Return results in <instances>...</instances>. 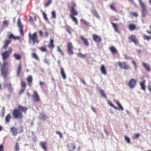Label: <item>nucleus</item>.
I'll use <instances>...</instances> for the list:
<instances>
[{"label":"nucleus","mask_w":151,"mask_h":151,"mask_svg":"<svg viewBox=\"0 0 151 151\" xmlns=\"http://www.w3.org/2000/svg\"><path fill=\"white\" fill-rule=\"evenodd\" d=\"M60 73L61 76L64 79H65L66 78V76L65 74L64 69L62 67L60 68Z\"/></svg>","instance_id":"6ab92c4d"},{"label":"nucleus","mask_w":151,"mask_h":151,"mask_svg":"<svg viewBox=\"0 0 151 151\" xmlns=\"http://www.w3.org/2000/svg\"><path fill=\"white\" fill-rule=\"evenodd\" d=\"M93 38L94 40L96 42H99L101 41V38L98 36L93 35Z\"/></svg>","instance_id":"aec40b11"},{"label":"nucleus","mask_w":151,"mask_h":151,"mask_svg":"<svg viewBox=\"0 0 151 151\" xmlns=\"http://www.w3.org/2000/svg\"><path fill=\"white\" fill-rule=\"evenodd\" d=\"M112 24L114 28H116L117 27V26L116 24L113 23H112Z\"/></svg>","instance_id":"4d7b16f0"},{"label":"nucleus","mask_w":151,"mask_h":151,"mask_svg":"<svg viewBox=\"0 0 151 151\" xmlns=\"http://www.w3.org/2000/svg\"><path fill=\"white\" fill-rule=\"evenodd\" d=\"M118 65L120 67L122 68L125 70L129 69V67L128 65L125 62H118Z\"/></svg>","instance_id":"9b49d317"},{"label":"nucleus","mask_w":151,"mask_h":151,"mask_svg":"<svg viewBox=\"0 0 151 151\" xmlns=\"http://www.w3.org/2000/svg\"><path fill=\"white\" fill-rule=\"evenodd\" d=\"M145 82L146 81L145 80H143V81L139 82V84L141 88L144 91H145Z\"/></svg>","instance_id":"412c9836"},{"label":"nucleus","mask_w":151,"mask_h":151,"mask_svg":"<svg viewBox=\"0 0 151 151\" xmlns=\"http://www.w3.org/2000/svg\"><path fill=\"white\" fill-rule=\"evenodd\" d=\"M8 38L9 39H10L11 38L14 39V36L12 34H10L9 35H8Z\"/></svg>","instance_id":"09e8293b"},{"label":"nucleus","mask_w":151,"mask_h":151,"mask_svg":"<svg viewBox=\"0 0 151 151\" xmlns=\"http://www.w3.org/2000/svg\"><path fill=\"white\" fill-rule=\"evenodd\" d=\"M143 38L144 40L149 41L150 39V37L149 36L145 35L143 36Z\"/></svg>","instance_id":"c03bdc74"},{"label":"nucleus","mask_w":151,"mask_h":151,"mask_svg":"<svg viewBox=\"0 0 151 151\" xmlns=\"http://www.w3.org/2000/svg\"><path fill=\"white\" fill-rule=\"evenodd\" d=\"M124 56L126 59L128 60L130 59V58L128 57L126 55H124Z\"/></svg>","instance_id":"052dcab7"},{"label":"nucleus","mask_w":151,"mask_h":151,"mask_svg":"<svg viewBox=\"0 0 151 151\" xmlns=\"http://www.w3.org/2000/svg\"><path fill=\"white\" fill-rule=\"evenodd\" d=\"M100 93L101 96L104 98L105 99H106L107 97H106V95L105 93L104 92V91L102 90H100Z\"/></svg>","instance_id":"c85d7f7f"},{"label":"nucleus","mask_w":151,"mask_h":151,"mask_svg":"<svg viewBox=\"0 0 151 151\" xmlns=\"http://www.w3.org/2000/svg\"><path fill=\"white\" fill-rule=\"evenodd\" d=\"M139 4L141 8L142 17H145L147 13V10L145 4L142 0H138Z\"/></svg>","instance_id":"7ed1b4c3"},{"label":"nucleus","mask_w":151,"mask_h":151,"mask_svg":"<svg viewBox=\"0 0 151 151\" xmlns=\"http://www.w3.org/2000/svg\"><path fill=\"white\" fill-rule=\"evenodd\" d=\"M131 13L134 16H135L136 17H137L138 16V14L136 13L132 12H131Z\"/></svg>","instance_id":"603ef678"},{"label":"nucleus","mask_w":151,"mask_h":151,"mask_svg":"<svg viewBox=\"0 0 151 151\" xmlns=\"http://www.w3.org/2000/svg\"><path fill=\"white\" fill-rule=\"evenodd\" d=\"M3 24L5 26H7L8 24V22L7 20H4L3 23Z\"/></svg>","instance_id":"3c124183"},{"label":"nucleus","mask_w":151,"mask_h":151,"mask_svg":"<svg viewBox=\"0 0 151 151\" xmlns=\"http://www.w3.org/2000/svg\"><path fill=\"white\" fill-rule=\"evenodd\" d=\"M65 29H66V31H67L70 34H71V32H70V27H69V26H66L65 27Z\"/></svg>","instance_id":"a19ab883"},{"label":"nucleus","mask_w":151,"mask_h":151,"mask_svg":"<svg viewBox=\"0 0 151 151\" xmlns=\"http://www.w3.org/2000/svg\"><path fill=\"white\" fill-rule=\"evenodd\" d=\"M27 80L29 83V86H31V83L32 81V77L31 76H28L27 79Z\"/></svg>","instance_id":"b1692460"},{"label":"nucleus","mask_w":151,"mask_h":151,"mask_svg":"<svg viewBox=\"0 0 151 151\" xmlns=\"http://www.w3.org/2000/svg\"><path fill=\"white\" fill-rule=\"evenodd\" d=\"M34 102H39L40 101V99L38 95V93L36 91L33 92V94L32 96Z\"/></svg>","instance_id":"9d476101"},{"label":"nucleus","mask_w":151,"mask_h":151,"mask_svg":"<svg viewBox=\"0 0 151 151\" xmlns=\"http://www.w3.org/2000/svg\"><path fill=\"white\" fill-rule=\"evenodd\" d=\"M110 50L111 52L113 53H115L116 52V50L114 47H112L110 48Z\"/></svg>","instance_id":"2f4dec72"},{"label":"nucleus","mask_w":151,"mask_h":151,"mask_svg":"<svg viewBox=\"0 0 151 151\" xmlns=\"http://www.w3.org/2000/svg\"><path fill=\"white\" fill-rule=\"evenodd\" d=\"M13 56L14 57L15 59L17 60H20L21 58V57L19 54H17L16 53L14 54Z\"/></svg>","instance_id":"cd10ccee"},{"label":"nucleus","mask_w":151,"mask_h":151,"mask_svg":"<svg viewBox=\"0 0 151 151\" xmlns=\"http://www.w3.org/2000/svg\"><path fill=\"white\" fill-rule=\"evenodd\" d=\"M14 39L15 40H16L17 39L19 40L20 39V37L19 36L15 37L14 36Z\"/></svg>","instance_id":"680f3d73"},{"label":"nucleus","mask_w":151,"mask_h":151,"mask_svg":"<svg viewBox=\"0 0 151 151\" xmlns=\"http://www.w3.org/2000/svg\"><path fill=\"white\" fill-rule=\"evenodd\" d=\"M139 136V134L138 133H137L135 134H134L133 137V139H135L137 138H138Z\"/></svg>","instance_id":"de8ad7c7"},{"label":"nucleus","mask_w":151,"mask_h":151,"mask_svg":"<svg viewBox=\"0 0 151 151\" xmlns=\"http://www.w3.org/2000/svg\"><path fill=\"white\" fill-rule=\"evenodd\" d=\"M17 24L18 27L19 28V30L20 32V34H23V29L24 26L22 24L20 18L18 19Z\"/></svg>","instance_id":"1a4fd4ad"},{"label":"nucleus","mask_w":151,"mask_h":151,"mask_svg":"<svg viewBox=\"0 0 151 151\" xmlns=\"http://www.w3.org/2000/svg\"><path fill=\"white\" fill-rule=\"evenodd\" d=\"M52 2V0H49L46 3L45 5V7H47L48 6H49L50 4Z\"/></svg>","instance_id":"ea45409f"},{"label":"nucleus","mask_w":151,"mask_h":151,"mask_svg":"<svg viewBox=\"0 0 151 151\" xmlns=\"http://www.w3.org/2000/svg\"><path fill=\"white\" fill-rule=\"evenodd\" d=\"M40 145L44 150L45 151L47 150L46 142H40Z\"/></svg>","instance_id":"393cba45"},{"label":"nucleus","mask_w":151,"mask_h":151,"mask_svg":"<svg viewBox=\"0 0 151 151\" xmlns=\"http://www.w3.org/2000/svg\"><path fill=\"white\" fill-rule=\"evenodd\" d=\"M75 16H71L70 18L72 19V20L74 22H75L76 24H77L78 23V22L77 19L74 17Z\"/></svg>","instance_id":"f704fd0d"},{"label":"nucleus","mask_w":151,"mask_h":151,"mask_svg":"<svg viewBox=\"0 0 151 151\" xmlns=\"http://www.w3.org/2000/svg\"><path fill=\"white\" fill-rule=\"evenodd\" d=\"M11 42V41L10 40H5L3 41L4 45L3 46V48L5 49H6Z\"/></svg>","instance_id":"4468645a"},{"label":"nucleus","mask_w":151,"mask_h":151,"mask_svg":"<svg viewBox=\"0 0 151 151\" xmlns=\"http://www.w3.org/2000/svg\"><path fill=\"white\" fill-rule=\"evenodd\" d=\"M39 33L41 37H42V36L43 35V33L41 31H39Z\"/></svg>","instance_id":"e2e57ef3"},{"label":"nucleus","mask_w":151,"mask_h":151,"mask_svg":"<svg viewBox=\"0 0 151 151\" xmlns=\"http://www.w3.org/2000/svg\"><path fill=\"white\" fill-rule=\"evenodd\" d=\"M68 148L69 149V151H73L75 149L76 146L73 144H71L68 146Z\"/></svg>","instance_id":"4be33fe9"},{"label":"nucleus","mask_w":151,"mask_h":151,"mask_svg":"<svg viewBox=\"0 0 151 151\" xmlns=\"http://www.w3.org/2000/svg\"><path fill=\"white\" fill-rule=\"evenodd\" d=\"M150 29H151V31H147V32L149 34H150V35H151V26H150Z\"/></svg>","instance_id":"774afa93"},{"label":"nucleus","mask_w":151,"mask_h":151,"mask_svg":"<svg viewBox=\"0 0 151 151\" xmlns=\"http://www.w3.org/2000/svg\"><path fill=\"white\" fill-rule=\"evenodd\" d=\"M92 110L93 111V112H95V113H96V110H95V108H94V107H92Z\"/></svg>","instance_id":"0e129e2a"},{"label":"nucleus","mask_w":151,"mask_h":151,"mask_svg":"<svg viewBox=\"0 0 151 151\" xmlns=\"http://www.w3.org/2000/svg\"><path fill=\"white\" fill-rule=\"evenodd\" d=\"M54 42V41L53 39H51L50 40V43L48 45V47L50 48L51 50H52L55 47Z\"/></svg>","instance_id":"f3484780"},{"label":"nucleus","mask_w":151,"mask_h":151,"mask_svg":"<svg viewBox=\"0 0 151 151\" xmlns=\"http://www.w3.org/2000/svg\"><path fill=\"white\" fill-rule=\"evenodd\" d=\"M108 104H109L110 106L114 107V109H118V108L115 106L114 105V104H112V103L110 101H108Z\"/></svg>","instance_id":"e433bc0d"},{"label":"nucleus","mask_w":151,"mask_h":151,"mask_svg":"<svg viewBox=\"0 0 151 151\" xmlns=\"http://www.w3.org/2000/svg\"><path fill=\"white\" fill-rule=\"evenodd\" d=\"M116 104L118 105L119 107L121 108V109L122 111H123L124 110V107L121 105V104H120L119 101H116Z\"/></svg>","instance_id":"473e14b6"},{"label":"nucleus","mask_w":151,"mask_h":151,"mask_svg":"<svg viewBox=\"0 0 151 151\" xmlns=\"http://www.w3.org/2000/svg\"><path fill=\"white\" fill-rule=\"evenodd\" d=\"M80 37L81 39L83 41V42L85 43V39H84V37L82 36H81Z\"/></svg>","instance_id":"13d9d810"},{"label":"nucleus","mask_w":151,"mask_h":151,"mask_svg":"<svg viewBox=\"0 0 151 151\" xmlns=\"http://www.w3.org/2000/svg\"><path fill=\"white\" fill-rule=\"evenodd\" d=\"M148 88L149 91L151 92V86L149 85L148 86Z\"/></svg>","instance_id":"69168bd1"},{"label":"nucleus","mask_w":151,"mask_h":151,"mask_svg":"<svg viewBox=\"0 0 151 151\" xmlns=\"http://www.w3.org/2000/svg\"><path fill=\"white\" fill-rule=\"evenodd\" d=\"M93 14L94 16H95L98 19L99 18V15L98 14L96 10H93Z\"/></svg>","instance_id":"7c9ffc66"},{"label":"nucleus","mask_w":151,"mask_h":151,"mask_svg":"<svg viewBox=\"0 0 151 151\" xmlns=\"http://www.w3.org/2000/svg\"><path fill=\"white\" fill-rule=\"evenodd\" d=\"M0 151H4V148L2 145H0Z\"/></svg>","instance_id":"5fc2aeb1"},{"label":"nucleus","mask_w":151,"mask_h":151,"mask_svg":"<svg viewBox=\"0 0 151 151\" xmlns=\"http://www.w3.org/2000/svg\"><path fill=\"white\" fill-rule=\"evenodd\" d=\"M125 140L129 144L130 143V138L127 136L125 135L124 137Z\"/></svg>","instance_id":"58836bf2"},{"label":"nucleus","mask_w":151,"mask_h":151,"mask_svg":"<svg viewBox=\"0 0 151 151\" xmlns=\"http://www.w3.org/2000/svg\"><path fill=\"white\" fill-rule=\"evenodd\" d=\"M7 64V62H4L3 63L1 66V74L4 78L6 77L8 72V69L6 68Z\"/></svg>","instance_id":"39448f33"},{"label":"nucleus","mask_w":151,"mask_h":151,"mask_svg":"<svg viewBox=\"0 0 151 151\" xmlns=\"http://www.w3.org/2000/svg\"><path fill=\"white\" fill-rule=\"evenodd\" d=\"M68 53L70 55H72L73 54V46L72 43L68 42L67 44Z\"/></svg>","instance_id":"6e6552de"},{"label":"nucleus","mask_w":151,"mask_h":151,"mask_svg":"<svg viewBox=\"0 0 151 151\" xmlns=\"http://www.w3.org/2000/svg\"><path fill=\"white\" fill-rule=\"evenodd\" d=\"M76 7V5L74 3H72V6L71 7V11L70 17L75 16H77L78 14V12L76 10L75 8Z\"/></svg>","instance_id":"423d86ee"},{"label":"nucleus","mask_w":151,"mask_h":151,"mask_svg":"<svg viewBox=\"0 0 151 151\" xmlns=\"http://www.w3.org/2000/svg\"><path fill=\"white\" fill-rule=\"evenodd\" d=\"M42 14H43V15L44 18V19H45V20L46 21H48V19L47 18V14H46L45 12H43L42 13Z\"/></svg>","instance_id":"79ce46f5"},{"label":"nucleus","mask_w":151,"mask_h":151,"mask_svg":"<svg viewBox=\"0 0 151 151\" xmlns=\"http://www.w3.org/2000/svg\"><path fill=\"white\" fill-rule=\"evenodd\" d=\"M77 55L80 57L81 58H83L84 57V55H82L81 53H79L77 54Z\"/></svg>","instance_id":"864d4df0"},{"label":"nucleus","mask_w":151,"mask_h":151,"mask_svg":"<svg viewBox=\"0 0 151 151\" xmlns=\"http://www.w3.org/2000/svg\"><path fill=\"white\" fill-rule=\"evenodd\" d=\"M129 38L131 40L132 42H133L135 44L138 45V41L135 36L133 35H131L129 37Z\"/></svg>","instance_id":"f8f14e48"},{"label":"nucleus","mask_w":151,"mask_h":151,"mask_svg":"<svg viewBox=\"0 0 151 151\" xmlns=\"http://www.w3.org/2000/svg\"><path fill=\"white\" fill-rule=\"evenodd\" d=\"M57 50L58 52H59L61 54L62 56H64V54L62 50L59 47H57Z\"/></svg>","instance_id":"37998d69"},{"label":"nucleus","mask_w":151,"mask_h":151,"mask_svg":"<svg viewBox=\"0 0 151 151\" xmlns=\"http://www.w3.org/2000/svg\"><path fill=\"white\" fill-rule=\"evenodd\" d=\"M137 83V81L135 79L131 78L128 82L127 85L130 88H133L136 86Z\"/></svg>","instance_id":"0eeeda50"},{"label":"nucleus","mask_w":151,"mask_h":151,"mask_svg":"<svg viewBox=\"0 0 151 151\" xmlns=\"http://www.w3.org/2000/svg\"><path fill=\"white\" fill-rule=\"evenodd\" d=\"M32 58H34L36 60H37L38 61L40 60L39 59L38 56H37V55L35 53H33L32 54Z\"/></svg>","instance_id":"bb28decb"},{"label":"nucleus","mask_w":151,"mask_h":151,"mask_svg":"<svg viewBox=\"0 0 151 151\" xmlns=\"http://www.w3.org/2000/svg\"><path fill=\"white\" fill-rule=\"evenodd\" d=\"M52 18H55L56 17V14L55 12L53 11L51 12Z\"/></svg>","instance_id":"4c0bfd02"},{"label":"nucleus","mask_w":151,"mask_h":151,"mask_svg":"<svg viewBox=\"0 0 151 151\" xmlns=\"http://www.w3.org/2000/svg\"><path fill=\"white\" fill-rule=\"evenodd\" d=\"M10 131L14 136H16L18 133L17 129L15 127H12L11 128Z\"/></svg>","instance_id":"dca6fc26"},{"label":"nucleus","mask_w":151,"mask_h":151,"mask_svg":"<svg viewBox=\"0 0 151 151\" xmlns=\"http://www.w3.org/2000/svg\"><path fill=\"white\" fill-rule=\"evenodd\" d=\"M136 28L135 25L134 24H130L128 27V28L130 31H132L135 29Z\"/></svg>","instance_id":"a878e982"},{"label":"nucleus","mask_w":151,"mask_h":151,"mask_svg":"<svg viewBox=\"0 0 151 151\" xmlns=\"http://www.w3.org/2000/svg\"><path fill=\"white\" fill-rule=\"evenodd\" d=\"M22 66L21 64L18 65L17 67V68L16 73L17 76H19L21 72Z\"/></svg>","instance_id":"a211bd4d"},{"label":"nucleus","mask_w":151,"mask_h":151,"mask_svg":"<svg viewBox=\"0 0 151 151\" xmlns=\"http://www.w3.org/2000/svg\"><path fill=\"white\" fill-rule=\"evenodd\" d=\"M28 42L30 44L32 43L34 45L35 43L38 44L39 40L38 38L37 34L36 32L31 34L29 33L28 34Z\"/></svg>","instance_id":"f03ea898"},{"label":"nucleus","mask_w":151,"mask_h":151,"mask_svg":"<svg viewBox=\"0 0 151 151\" xmlns=\"http://www.w3.org/2000/svg\"><path fill=\"white\" fill-rule=\"evenodd\" d=\"M40 50L41 51L43 52H47V51L45 46L41 47L40 48Z\"/></svg>","instance_id":"c9c22d12"},{"label":"nucleus","mask_w":151,"mask_h":151,"mask_svg":"<svg viewBox=\"0 0 151 151\" xmlns=\"http://www.w3.org/2000/svg\"><path fill=\"white\" fill-rule=\"evenodd\" d=\"M132 64H133V65L134 66V68L135 70H136L137 69V67L136 63L134 60L132 61Z\"/></svg>","instance_id":"49530a36"},{"label":"nucleus","mask_w":151,"mask_h":151,"mask_svg":"<svg viewBox=\"0 0 151 151\" xmlns=\"http://www.w3.org/2000/svg\"><path fill=\"white\" fill-rule=\"evenodd\" d=\"M12 49L10 47L8 50L2 52L1 55L2 57V60L3 61H5L9 58L10 55L12 52Z\"/></svg>","instance_id":"20e7f679"},{"label":"nucleus","mask_w":151,"mask_h":151,"mask_svg":"<svg viewBox=\"0 0 151 151\" xmlns=\"http://www.w3.org/2000/svg\"><path fill=\"white\" fill-rule=\"evenodd\" d=\"M44 62L46 64H48L49 63V62L48 60L47 59H44Z\"/></svg>","instance_id":"bf43d9fd"},{"label":"nucleus","mask_w":151,"mask_h":151,"mask_svg":"<svg viewBox=\"0 0 151 151\" xmlns=\"http://www.w3.org/2000/svg\"><path fill=\"white\" fill-rule=\"evenodd\" d=\"M45 36L46 37H48V32H47L45 31Z\"/></svg>","instance_id":"338daca9"},{"label":"nucleus","mask_w":151,"mask_h":151,"mask_svg":"<svg viewBox=\"0 0 151 151\" xmlns=\"http://www.w3.org/2000/svg\"><path fill=\"white\" fill-rule=\"evenodd\" d=\"M27 109L28 108L26 106L19 105L18 109H15L13 110L12 114L13 117L15 119H22L23 117L22 112L26 113Z\"/></svg>","instance_id":"f257e3e1"},{"label":"nucleus","mask_w":151,"mask_h":151,"mask_svg":"<svg viewBox=\"0 0 151 151\" xmlns=\"http://www.w3.org/2000/svg\"><path fill=\"white\" fill-rule=\"evenodd\" d=\"M100 70L102 74L104 75H107V71L106 67L104 65H101Z\"/></svg>","instance_id":"ddd939ff"},{"label":"nucleus","mask_w":151,"mask_h":151,"mask_svg":"<svg viewBox=\"0 0 151 151\" xmlns=\"http://www.w3.org/2000/svg\"><path fill=\"white\" fill-rule=\"evenodd\" d=\"M12 118V116L10 113L7 114L5 118V123L6 124L9 123L11 119Z\"/></svg>","instance_id":"2eb2a0df"},{"label":"nucleus","mask_w":151,"mask_h":151,"mask_svg":"<svg viewBox=\"0 0 151 151\" xmlns=\"http://www.w3.org/2000/svg\"><path fill=\"white\" fill-rule=\"evenodd\" d=\"M47 116L43 113H41L40 114V118L43 120H45Z\"/></svg>","instance_id":"c756f323"},{"label":"nucleus","mask_w":151,"mask_h":151,"mask_svg":"<svg viewBox=\"0 0 151 151\" xmlns=\"http://www.w3.org/2000/svg\"><path fill=\"white\" fill-rule=\"evenodd\" d=\"M21 85L22 87L25 88L26 86V84L25 82L24 81H22L21 82Z\"/></svg>","instance_id":"a18cd8bd"},{"label":"nucleus","mask_w":151,"mask_h":151,"mask_svg":"<svg viewBox=\"0 0 151 151\" xmlns=\"http://www.w3.org/2000/svg\"><path fill=\"white\" fill-rule=\"evenodd\" d=\"M110 8L113 11L117 12L116 10L115 9V8L114 7V6L112 5H111L110 6Z\"/></svg>","instance_id":"8fccbe9b"},{"label":"nucleus","mask_w":151,"mask_h":151,"mask_svg":"<svg viewBox=\"0 0 151 151\" xmlns=\"http://www.w3.org/2000/svg\"><path fill=\"white\" fill-rule=\"evenodd\" d=\"M15 151H19V144L17 142L15 143Z\"/></svg>","instance_id":"72a5a7b5"},{"label":"nucleus","mask_w":151,"mask_h":151,"mask_svg":"<svg viewBox=\"0 0 151 151\" xmlns=\"http://www.w3.org/2000/svg\"><path fill=\"white\" fill-rule=\"evenodd\" d=\"M56 133L57 134H59L60 135V137L61 138L62 137V133L60 132H59L57 131L56 132Z\"/></svg>","instance_id":"6e6d98bb"},{"label":"nucleus","mask_w":151,"mask_h":151,"mask_svg":"<svg viewBox=\"0 0 151 151\" xmlns=\"http://www.w3.org/2000/svg\"><path fill=\"white\" fill-rule=\"evenodd\" d=\"M143 66L147 71H150L151 70V69L149 64L145 63H143Z\"/></svg>","instance_id":"5701e85b"}]
</instances>
